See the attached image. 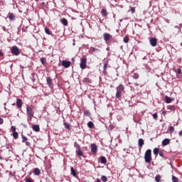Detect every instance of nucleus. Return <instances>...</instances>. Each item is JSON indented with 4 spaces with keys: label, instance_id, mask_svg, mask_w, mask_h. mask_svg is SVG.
<instances>
[{
    "label": "nucleus",
    "instance_id": "680f3d73",
    "mask_svg": "<svg viewBox=\"0 0 182 182\" xmlns=\"http://www.w3.org/2000/svg\"><path fill=\"white\" fill-rule=\"evenodd\" d=\"M4 109H6V107H4Z\"/></svg>",
    "mask_w": 182,
    "mask_h": 182
},
{
    "label": "nucleus",
    "instance_id": "58836bf2",
    "mask_svg": "<svg viewBox=\"0 0 182 182\" xmlns=\"http://www.w3.org/2000/svg\"><path fill=\"white\" fill-rule=\"evenodd\" d=\"M45 61H46V58H41V63H42L43 65L45 64Z\"/></svg>",
    "mask_w": 182,
    "mask_h": 182
},
{
    "label": "nucleus",
    "instance_id": "7c9ffc66",
    "mask_svg": "<svg viewBox=\"0 0 182 182\" xmlns=\"http://www.w3.org/2000/svg\"><path fill=\"white\" fill-rule=\"evenodd\" d=\"M139 75L138 73H134V75H133L134 79L137 80V79H139Z\"/></svg>",
    "mask_w": 182,
    "mask_h": 182
},
{
    "label": "nucleus",
    "instance_id": "c85d7f7f",
    "mask_svg": "<svg viewBox=\"0 0 182 182\" xmlns=\"http://www.w3.org/2000/svg\"><path fill=\"white\" fill-rule=\"evenodd\" d=\"M129 41V38L127 36L124 37V43H128Z\"/></svg>",
    "mask_w": 182,
    "mask_h": 182
},
{
    "label": "nucleus",
    "instance_id": "2eb2a0df",
    "mask_svg": "<svg viewBox=\"0 0 182 182\" xmlns=\"http://www.w3.org/2000/svg\"><path fill=\"white\" fill-rule=\"evenodd\" d=\"M101 15H102V17L107 16V11L106 10V9H101Z\"/></svg>",
    "mask_w": 182,
    "mask_h": 182
},
{
    "label": "nucleus",
    "instance_id": "13d9d810",
    "mask_svg": "<svg viewBox=\"0 0 182 182\" xmlns=\"http://www.w3.org/2000/svg\"><path fill=\"white\" fill-rule=\"evenodd\" d=\"M181 46L182 47V43H181Z\"/></svg>",
    "mask_w": 182,
    "mask_h": 182
},
{
    "label": "nucleus",
    "instance_id": "4468645a",
    "mask_svg": "<svg viewBox=\"0 0 182 182\" xmlns=\"http://www.w3.org/2000/svg\"><path fill=\"white\" fill-rule=\"evenodd\" d=\"M34 132H40V127L38 124H34L32 127Z\"/></svg>",
    "mask_w": 182,
    "mask_h": 182
},
{
    "label": "nucleus",
    "instance_id": "37998d69",
    "mask_svg": "<svg viewBox=\"0 0 182 182\" xmlns=\"http://www.w3.org/2000/svg\"><path fill=\"white\" fill-rule=\"evenodd\" d=\"M26 182H33L32 179H31L30 178H27L26 179Z\"/></svg>",
    "mask_w": 182,
    "mask_h": 182
},
{
    "label": "nucleus",
    "instance_id": "dca6fc26",
    "mask_svg": "<svg viewBox=\"0 0 182 182\" xmlns=\"http://www.w3.org/2000/svg\"><path fill=\"white\" fill-rule=\"evenodd\" d=\"M100 160L101 164H106L107 162L106 157L103 156H101V158H100Z\"/></svg>",
    "mask_w": 182,
    "mask_h": 182
},
{
    "label": "nucleus",
    "instance_id": "4c0bfd02",
    "mask_svg": "<svg viewBox=\"0 0 182 182\" xmlns=\"http://www.w3.org/2000/svg\"><path fill=\"white\" fill-rule=\"evenodd\" d=\"M91 49H92V52L100 51V50L98 48H95L94 47H91Z\"/></svg>",
    "mask_w": 182,
    "mask_h": 182
},
{
    "label": "nucleus",
    "instance_id": "7ed1b4c3",
    "mask_svg": "<svg viewBox=\"0 0 182 182\" xmlns=\"http://www.w3.org/2000/svg\"><path fill=\"white\" fill-rule=\"evenodd\" d=\"M80 68L82 70L86 69L87 68V58L85 56H82L80 60Z\"/></svg>",
    "mask_w": 182,
    "mask_h": 182
},
{
    "label": "nucleus",
    "instance_id": "393cba45",
    "mask_svg": "<svg viewBox=\"0 0 182 182\" xmlns=\"http://www.w3.org/2000/svg\"><path fill=\"white\" fill-rule=\"evenodd\" d=\"M168 130H169L170 133L174 132V131H175L174 127L170 126V127H168Z\"/></svg>",
    "mask_w": 182,
    "mask_h": 182
},
{
    "label": "nucleus",
    "instance_id": "aec40b11",
    "mask_svg": "<svg viewBox=\"0 0 182 182\" xmlns=\"http://www.w3.org/2000/svg\"><path fill=\"white\" fill-rule=\"evenodd\" d=\"M153 153L155 156H157L159 153V149L156 147L153 149Z\"/></svg>",
    "mask_w": 182,
    "mask_h": 182
},
{
    "label": "nucleus",
    "instance_id": "c9c22d12",
    "mask_svg": "<svg viewBox=\"0 0 182 182\" xmlns=\"http://www.w3.org/2000/svg\"><path fill=\"white\" fill-rule=\"evenodd\" d=\"M177 73H178V75H181V74L182 73V70H181V68H178L177 69Z\"/></svg>",
    "mask_w": 182,
    "mask_h": 182
},
{
    "label": "nucleus",
    "instance_id": "1a4fd4ad",
    "mask_svg": "<svg viewBox=\"0 0 182 182\" xmlns=\"http://www.w3.org/2000/svg\"><path fill=\"white\" fill-rule=\"evenodd\" d=\"M170 141H171L170 139H168V138L164 139L161 141L162 146H166L170 144Z\"/></svg>",
    "mask_w": 182,
    "mask_h": 182
},
{
    "label": "nucleus",
    "instance_id": "39448f33",
    "mask_svg": "<svg viewBox=\"0 0 182 182\" xmlns=\"http://www.w3.org/2000/svg\"><path fill=\"white\" fill-rule=\"evenodd\" d=\"M103 37H104V41L105 42H108L110 39L112 38V36L108 33H104V35H103Z\"/></svg>",
    "mask_w": 182,
    "mask_h": 182
},
{
    "label": "nucleus",
    "instance_id": "a18cd8bd",
    "mask_svg": "<svg viewBox=\"0 0 182 182\" xmlns=\"http://www.w3.org/2000/svg\"><path fill=\"white\" fill-rule=\"evenodd\" d=\"M90 113L89 111H85V116H90Z\"/></svg>",
    "mask_w": 182,
    "mask_h": 182
},
{
    "label": "nucleus",
    "instance_id": "ddd939ff",
    "mask_svg": "<svg viewBox=\"0 0 182 182\" xmlns=\"http://www.w3.org/2000/svg\"><path fill=\"white\" fill-rule=\"evenodd\" d=\"M16 106L19 109L22 107V100L19 98L17 99V100H16Z\"/></svg>",
    "mask_w": 182,
    "mask_h": 182
},
{
    "label": "nucleus",
    "instance_id": "603ef678",
    "mask_svg": "<svg viewBox=\"0 0 182 182\" xmlns=\"http://www.w3.org/2000/svg\"><path fill=\"white\" fill-rule=\"evenodd\" d=\"M0 55H1V56H3V55H4V53H1V52H0Z\"/></svg>",
    "mask_w": 182,
    "mask_h": 182
},
{
    "label": "nucleus",
    "instance_id": "9d476101",
    "mask_svg": "<svg viewBox=\"0 0 182 182\" xmlns=\"http://www.w3.org/2000/svg\"><path fill=\"white\" fill-rule=\"evenodd\" d=\"M70 64H71L70 61L63 60V62H62V65L63 67H65V68H70Z\"/></svg>",
    "mask_w": 182,
    "mask_h": 182
},
{
    "label": "nucleus",
    "instance_id": "412c9836",
    "mask_svg": "<svg viewBox=\"0 0 182 182\" xmlns=\"http://www.w3.org/2000/svg\"><path fill=\"white\" fill-rule=\"evenodd\" d=\"M33 172H34L35 175H36V176H39L41 173V171L38 168H35Z\"/></svg>",
    "mask_w": 182,
    "mask_h": 182
},
{
    "label": "nucleus",
    "instance_id": "423d86ee",
    "mask_svg": "<svg viewBox=\"0 0 182 182\" xmlns=\"http://www.w3.org/2000/svg\"><path fill=\"white\" fill-rule=\"evenodd\" d=\"M74 146H77V147H78V149H77V151H75V153H77V155L78 156H82L83 155V152L81 151V149L80 148V145L75 142Z\"/></svg>",
    "mask_w": 182,
    "mask_h": 182
},
{
    "label": "nucleus",
    "instance_id": "ea45409f",
    "mask_svg": "<svg viewBox=\"0 0 182 182\" xmlns=\"http://www.w3.org/2000/svg\"><path fill=\"white\" fill-rule=\"evenodd\" d=\"M107 66H108L107 63H104V71L107 70Z\"/></svg>",
    "mask_w": 182,
    "mask_h": 182
},
{
    "label": "nucleus",
    "instance_id": "c03bdc74",
    "mask_svg": "<svg viewBox=\"0 0 182 182\" xmlns=\"http://www.w3.org/2000/svg\"><path fill=\"white\" fill-rule=\"evenodd\" d=\"M159 155L161 157H164V152H159Z\"/></svg>",
    "mask_w": 182,
    "mask_h": 182
},
{
    "label": "nucleus",
    "instance_id": "4d7b16f0",
    "mask_svg": "<svg viewBox=\"0 0 182 182\" xmlns=\"http://www.w3.org/2000/svg\"><path fill=\"white\" fill-rule=\"evenodd\" d=\"M73 61H75V58H73Z\"/></svg>",
    "mask_w": 182,
    "mask_h": 182
},
{
    "label": "nucleus",
    "instance_id": "0eeeda50",
    "mask_svg": "<svg viewBox=\"0 0 182 182\" xmlns=\"http://www.w3.org/2000/svg\"><path fill=\"white\" fill-rule=\"evenodd\" d=\"M149 43L152 47H156L157 45V39L156 38H151Z\"/></svg>",
    "mask_w": 182,
    "mask_h": 182
},
{
    "label": "nucleus",
    "instance_id": "bf43d9fd",
    "mask_svg": "<svg viewBox=\"0 0 182 182\" xmlns=\"http://www.w3.org/2000/svg\"><path fill=\"white\" fill-rule=\"evenodd\" d=\"M6 103H4V106H6Z\"/></svg>",
    "mask_w": 182,
    "mask_h": 182
},
{
    "label": "nucleus",
    "instance_id": "a19ab883",
    "mask_svg": "<svg viewBox=\"0 0 182 182\" xmlns=\"http://www.w3.org/2000/svg\"><path fill=\"white\" fill-rule=\"evenodd\" d=\"M11 131L14 133V132H16V127L14 126H11Z\"/></svg>",
    "mask_w": 182,
    "mask_h": 182
},
{
    "label": "nucleus",
    "instance_id": "de8ad7c7",
    "mask_svg": "<svg viewBox=\"0 0 182 182\" xmlns=\"http://www.w3.org/2000/svg\"><path fill=\"white\" fill-rule=\"evenodd\" d=\"M4 120L2 118H0V124H3Z\"/></svg>",
    "mask_w": 182,
    "mask_h": 182
},
{
    "label": "nucleus",
    "instance_id": "e433bc0d",
    "mask_svg": "<svg viewBox=\"0 0 182 182\" xmlns=\"http://www.w3.org/2000/svg\"><path fill=\"white\" fill-rule=\"evenodd\" d=\"M153 118H154V119H158V114H157V113H154V114H153Z\"/></svg>",
    "mask_w": 182,
    "mask_h": 182
},
{
    "label": "nucleus",
    "instance_id": "6ab92c4d",
    "mask_svg": "<svg viewBox=\"0 0 182 182\" xmlns=\"http://www.w3.org/2000/svg\"><path fill=\"white\" fill-rule=\"evenodd\" d=\"M60 21L65 26H67L68 24V20L66 18H62Z\"/></svg>",
    "mask_w": 182,
    "mask_h": 182
},
{
    "label": "nucleus",
    "instance_id": "b1692460",
    "mask_svg": "<svg viewBox=\"0 0 182 182\" xmlns=\"http://www.w3.org/2000/svg\"><path fill=\"white\" fill-rule=\"evenodd\" d=\"M155 181L156 182H160L161 181V176H160V175H156V176H155Z\"/></svg>",
    "mask_w": 182,
    "mask_h": 182
},
{
    "label": "nucleus",
    "instance_id": "4be33fe9",
    "mask_svg": "<svg viewBox=\"0 0 182 182\" xmlns=\"http://www.w3.org/2000/svg\"><path fill=\"white\" fill-rule=\"evenodd\" d=\"M47 83L48 85H52L53 84V80L50 77H47Z\"/></svg>",
    "mask_w": 182,
    "mask_h": 182
},
{
    "label": "nucleus",
    "instance_id": "a878e982",
    "mask_svg": "<svg viewBox=\"0 0 182 182\" xmlns=\"http://www.w3.org/2000/svg\"><path fill=\"white\" fill-rule=\"evenodd\" d=\"M13 136L15 139H17L18 138V134L17 132H13Z\"/></svg>",
    "mask_w": 182,
    "mask_h": 182
},
{
    "label": "nucleus",
    "instance_id": "9b49d317",
    "mask_svg": "<svg viewBox=\"0 0 182 182\" xmlns=\"http://www.w3.org/2000/svg\"><path fill=\"white\" fill-rule=\"evenodd\" d=\"M144 144V140L142 138L138 139V146L139 148H142Z\"/></svg>",
    "mask_w": 182,
    "mask_h": 182
},
{
    "label": "nucleus",
    "instance_id": "20e7f679",
    "mask_svg": "<svg viewBox=\"0 0 182 182\" xmlns=\"http://www.w3.org/2000/svg\"><path fill=\"white\" fill-rule=\"evenodd\" d=\"M11 51L13 55L18 56L20 55V51L16 46H14L11 48Z\"/></svg>",
    "mask_w": 182,
    "mask_h": 182
},
{
    "label": "nucleus",
    "instance_id": "6e6552de",
    "mask_svg": "<svg viewBox=\"0 0 182 182\" xmlns=\"http://www.w3.org/2000/svg\"><path fill=\"white\" fill-rule=\"evenodd\" d=\"M91 152L94 154L97 153V146L96 144H91Z\"/></svg>",
    "mask_w": 182,
    "mask_h": 182
},
{
    "label": "nucleus",
    "instance_id": "cd10ccee",
    "mask_svg": "<svg viewBox=\"0 0 182 182\" xmlns=\"http://www.w3.org/2000/svg\"><path fill=\"white\" fill-rule=\"evenodd\" d=\"M9 19L10 21H14L15 19V16L13 14H9Z\"/></svg>",
    "mask_w": 182,
    "mask_h": 182
},
{
    "label": "nucleus",
    "instance_id": "864d4df0",
    "mask_svg": "<svg viewBox=\"0 0 182 182\" xmlns=\"http://www.w3.org/2000/svg\"><path fill=\"white\" fill-rule=\"evenodd\" d=\"M175 28H179L178 26H175Z\"/></svg>",
    "mask_w": 182,
    "mask_h": 182
},
{
    "label": "nucleus",
    "instance_id": "5701e85b",
    "mask_svg": "<svg viewBox=\"0 0 182 182\" xmlns=\"http://www.w3.org/2000/svg\"><path fill=\"white\" fill-rule=\"evenodd\" d=\"M87 126H88V128L92 129L94 127V124L92 121H90L88 122V123H87Z\"/></svg>",
    "mask_w": 182,
    "mask_h": 182
},
{
    "label": "nucleus",
    "instance_id": "473e14b6",
    "mask_svg": "<svg viewBox=\"0 0 182 182\" xmlns=\"http://www.w3.org/2000/svg\"><path fill=\"white\" fill-rule=\"evenodd\" d=\"M172 182H178V178H176V176H172Z\"/></svg>",
    "mask_w": 182,
    "mask_h": 182
},
{
    "label": "nucleus",
    "instance_id": "2f4dec72",
    "mask_svg": "<svg viewBox=\"0 0 182 182\" xmlns=\"http://www.w3.org/2000/svg\"><path fill=\"white\" fill-rule=\"evenodd\" d=\"M64 125H65L66 129H70V124L68 122H64Z\"/></svg>",
    "mask_w": 182,
    "mask_h": 182
},
{
    "label": "nucleus",
    "instance_id": "e2e57ef3",
    "mask_svg": "<svg viewBox=\"0 0 182 182\" xmlns=\"http://www.w3.org/2000/svg\"><path fill=\"white\" fill-rule=\"evenodd\" d=\"M13 105H15V104L14 103Z\"/></svg>",
    "mask_w": 182,
    "mask_h": 182
},
{
    "label": "nucleus",
    "instance_id": "f257e3e1",
    "mask_svg": "<svg viewBox=\"0 0 182 182\" xmlns=\"http://www.w3.org/2000/svg\"><path fill=\"white\" fill-rule=\"evenodd\" d=\"M152 160L151 158V150L147 149L144 154V161L146 163H150Z\"/></svg>",
    "mask_w": 182,
    "mask_h": 182
},
{
    "label": "nucleus",
    "instance_id": "49530a36",
    "mask_svg": "<svg viewBox=\"0 0 182 182\" xmlns=\"http://www.w3.org/2000/svg\"><path fill=\"white\" fill-rule=\"evenodd\" d=\"M131 13L134 14L135 13V9H134V8L131 9Z\"/></svg>",
    "mask_w": 182,
    "mask_h": 182
},
{
    "label": "nucleus",
    "instance_id": "f3484780",
    "mask_svg": "<svg viewBox=\"0 0 182 182\" xmlns=\"http://www.w3.org/2000/svg\"><path fill=\"white\" fill-rule=\"evenodd\" d=\"M117 99H120L122 97V91H119L118 88H117V94L115 95Z\"/></svg>",
    "mask_w": 182,
    "mask_h": 182
},
{
    "label": "nucleus",
    "instance_id": "f704fd0d",
    "mask_svg": "<svg viewBox=\"0 0 182 182\" xmlns=\"http://www.w3.org/2000/svg\"><path fill=\"white\" fill-rule=\"evenodd\" d=\"M22 139H23V142H26L28 140V138L24 135H22Z\"/></svg>",
    "mask_w": 182,
    "mask_h": 182
},
{
    "label": "nucleus",
    "instance_id": "a211bd4d",
    "mask_svg": "<svg viewBox=\"0 0 182 182\" xmlns=\"http://www.w3.org/2000/svg\"><path fill=\"white\" fill-rule=\"evenodd\" d=\"M117 89H118L119 92H123L124 90V86L122 84H119V86H118Z\"/></svg>",
    "mask_w": 182,
    "mask_h": 182
},
{
    "label": "nucleus",
    "instance_id": "09e8293b",
    "mask_svg": "<svg viewBox=\"0 0 182 182\" xmlns=\"http://www.w3.org/2000/svg\"><path fill=\"white\" fill-rule=\"evenodd\" d=\"M178 135H179L180 136H182V130H181V131L178 132Z\"/></svg>",
    "mask_w": 182,
    "mask_h": 182
},
{
    "label": "nucleus",
    "instance_id": "5fc2aeb1",
    "mask_svg": "<svg viewBox=\"0 0 182 182\" xmlns=\"http://www.w3.org/2000/svg\"><path fill=\"white\" fill-rule=\"evenodd\" d=\"M123 21V19H119V22H122Z\"/></svg>",
    "mask_w": 182,
    "mask_h": 182
},
{
    "label": "nucleus",
    "instance_id": "bb28decb",
    "mask_svg": "<svg viewBox=\"0 0 182 182\" xmlns=\"http://www.w3.org/2000/svg\"><path fill=\"white\" fill-rule=\"evenodd\" d=\"M71 174L73 175V176L75 177L76 176V172L74 169V168H71Z\"/></svg>",
    "mask_w": 182,
    "mask_h": 182
},
{
    "label": "nucleus",
    "instance_id": "f03ea898",
    "mask_svg": "<svg viewBox=\"0 0 182 182\" xmlns=\"http://www.w3.org/2000/svg\"><path fill=\"white\" fill-rule=\"evenodd\" d=\"M26 112H27V114L28 116V122L31 121L32 118L34 116V111H33V108L30 106H27Z\"/></svg>",
    "mask_w": 182,
    "mask_h": 182
},
{
    "label": "nucleus",
    "instance_id": "6e6d98bb",
    "mask_svg": "<svg viewBox=\"0 0 182 182\" xmlns=\"http://www.w3.org/2000/svg\"><path fill=\"white\" fill-rule=\"evenodd\" d=\"M36 2H38L39 0H35Z\"/></svg>",
    "mask_w": 182,
    "mask_h": 182
},
{
    "label": "nucleus",
    "instance_id": "c756f323",
    "mask_svg": "<svg viewBox=\"0 0 182 182\" xmlns=\"http://www.w3.org/2000/svg\"><path fill=\"white\" fill-rule=\"evenodd\" d=\"M101 181H102V182H107V178L105 176H101Z\"/></svg>",
    "mask_w": 182,
    "mask_h": 182
},
{
    "label": "nucleus",
    "instance_id": "72a5a7b5",
    "mask_svg": "<svg viewBox=\"0 0 182 182\" xmlns=\"http://www.w3.org/2000/svg\"><path fill=\"white\" fill-rule=\"evenodd\" d=\"M45 31H46V34H48V35H50V29H49V28H46Z\"/></svg>",
    "mask_w": 182,
    "mask_h": 182
},
{
    "label": "nucleus",
    "instance_id": "8fccbe9b",
    "mask_svg": "<svg viewBox=\"0 0 182 182\" xmlns=\"http://www.w3.org/2000/svg\"><path fill=\"white\" fill-rule=\"evenodd\" d=\"M26 145L28 146H30V142L29 141H26Z\"/></svg>",
    "mask_w": 182,
    "mask_h": 182
},
{
    "label": "nucleus",
    "instance_id": "3c124183",
    "mask_svg": "<svg viewBox=\"0 0 182 182\" xmlns=\"http://www.w3.org/2000/svg\"><path fill=\"white\" fill-rule=\"evenodd\" d=\"M95 182H101L100 179H97V181H95Z\"/></svg>",
    "mask_w": 182,
    "mask_h": 182
},
{
    "label": "nucleus",
    "instance_id": "79ce46f5",
    "mask_svg": "<svg viewBox=\"0 0 182 182\" xmlns=\"http://www.w3.org/2000/svg\"><path fill=\"white\" fill-rule=\"evenodd\" d=\"M174 109H175V107L173 105H171L168 107V109H170V110H174Z\"/></svg>",
    "mask_w": 182,
    "mask_h": 182
},
{
    "label": "nucleus",
    "instance_id": "f8f14e48",
    "mask_svg": "<svg viewBox=\"0 0 182 182\" xmlns=\"http://www.w3.org/2000/svg\"><path fill=\"white\" fill-rule=\"evenodd\" d=\"M173 101V99L167 95L165 96V102L166 104H170Z\"/></svg>",
    "mask_w": 182,
    "mask_h": 182
},
{
    "label": "nucleus",
    "instance_id": "052dcab7",
    "mask_svg": "<svg viewBox=\"0 0 182 182\" xmlns=\"http://www.w3.org/2000/svg\"><path fill=\"white\" fill-rule=\"evenodd\" d=\"M73 46H75V43H73Z\"/></svg>",
    "mask_w": 182,
    "mask_h": 182
}]
</instances>
